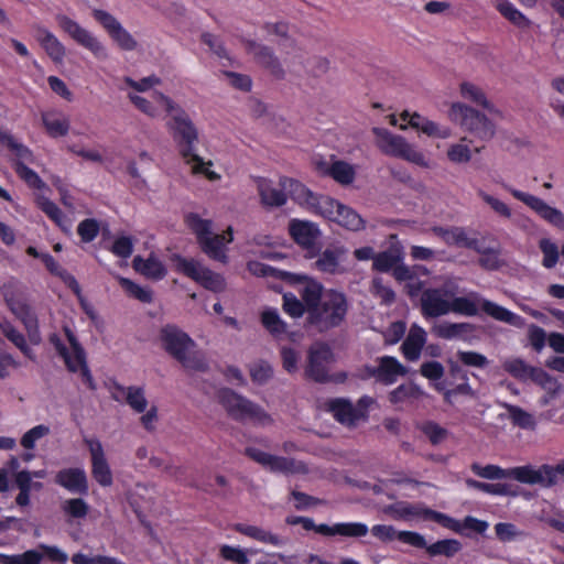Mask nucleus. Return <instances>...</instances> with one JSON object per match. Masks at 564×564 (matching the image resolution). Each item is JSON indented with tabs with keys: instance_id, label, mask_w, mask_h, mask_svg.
<instances>
[{
	"instance_id": "obj_1",
	"label": "nucleus",
	"mask_w": 564,
	"mask_h": 564,
	"mask_svg": "<svg viewBox=\"0 0 564 564\" xmlns=\"http://www.w3.org/2000/svg\"><path fill=\"white\" fill-rule=\"evenodd\" d=\"M158 344L170 357L187 370H203L205 361L196 350L195 340L182 328L173 324L162 326L158 333Z\"/></svg>"
},
{
	"instance_id": "obj_2",
	"label": "nucleus",
	"mask_w": 564,
	"mask_h": 564,
	"mask_svg": "<svg viewBox=\"0 0 564 564\" xmlns=\"http://www.w3.org/2000/svg\"><path fill=\"white\" fill-rule=\"evenodd\" d=\"M154 100L162 106L169 119L166 127L180 148V154L187 149L194 150L198 142L199 132L189 115L171 97L164 94H156Z\"/></svg>"
},
{
	"instance_id": "obj_3",
	"label": "nucleus",
	"mask_w": 564,
	"mask_h": 564,
	"mask_svg": "<svg viewBox=\"0 0 564 564\" xmlns=\"http://www.w3.org/2000/svg\"><path fill=\"white\" fill-rule=\"evenodd\" d=\"M186 225L196 236L202 251L210 259L227 263V245L234 240V229L228 227L223 234L213 232V221L197 214L186 216Z\"/></svg>"
},
{
	"instance_id": "obj_4",
	"label": "nucleus",
	"mask_w": 564,
	"mask_h": 564,
	"mask_svg": "<svg viewBox=\"0 0 564 564\" xmlns=\"http://www.w3.org/2000/svg\"><path fill=\"white\" fill-rule=\"evenodd\" d=\"M371 131L376 138V145L383 154L403 160L421 169L432 167L431 159L416 143L384 128L375 127Z\"/></svg>"
},
{
	"instance_id": "obj_5",
	"label": "nucleus",
	"mask_w": 564,
	"mask_h": 564,
	"mask_svg": "<svg viewBox=\"0 0 564 564\" xmlns=\"http://www.w3.org/2000/svg\"><path fill=\"white\" fill-rule=\"evenodd\" d=\"M482 310L492 318L512 325L514 327H523L524 319L512 313L511 311L481 297L478 293L471 292L466 296L451 299V313L464 316H475Z\"/></svg>"
},
{
	"instance_id": "obj_6",
	"label": "nucleus",
	"mask_w": 564,
	"mask_h": 564,
	"mask_svg": "<svg viewBox=\"0 0 564 564\" xmlns=\"http://www.w3.org/2000/svg\"><path fill=\"white\" fill-rule=\"evenodd\" d=\"M446 116L451 122L478 140H490L496 133L491 119L463 101H452Z\"/></svg>"
},
{
	"instance_id": "obj_7",
	"label": "nucleus",
	"mask_w": 564,
	"mask_h": 564,
	"mask_svg": "<svg viewBox=\"0 0 564 564\" xmlns=\"http://www.w3.org/2000/svg\"><path fill=\"white\" fill-rule=\"evenodd\" d=\"M174 269L194 280L208 291L220 293L227 288L224 275L212 271L202 261L194 258L174 256L172 258Z\"/></svg>"
},
{
	"instance_id": "obj_8",
	"label": "nucleus",
	"mask_w": 564,
	"mask_h": 564,
	"mask_svg": "<svg viewBox=\"0 0 564 564\" xmlns=\"http://www.w3.org/2000/svg\"><path fill=\"white\" fill-rule=\"evenodd\" d=\"M218 401L234 419L250 421L263 426L272 423L271 416L263 409L231 390H220Z\"/></svg>"
},
{
	"instance_id": "obj_9",
	"label": "nucleus",
	"mask_w": 564,
	"mask_h": 564,
	"mask_svg": "<svg viewBox=\"0 0 564 564\" xmlns=\"http://www.w3.org/2000/svg\"><path fill=\"white\" fill-rule=\"evenodd\" d=\"M65 335L67 338L68 347L62 344L57 336H52L51 341L63 357L67 369L74 373H77L85 383L91 387L93 378L86 364V356L83 347L79 345L76 336L72 333L70 329L65 328Z\"/></svg>"
},
{
	"instance_id": "obj_10",
	"label": "nucleus",
	"mask_w": 564,
	"mask_h": 564,
	"mask_svg": "<svg viewBox=\"0 0 564 564\" xmlns=\"http://www.w3.org/2000/svg\"><path fill=\"white\" fill-rule=\"evenodd\" d=\"M318 207L319 216L349 231H360L366 227L365 219L354 208L329 196L322 197Z\"/></svg>"
},
{
	"instance_id": "obj_11",
	"label": "nucleus",
	"mask_w": 564,
	"mask_h": 564,
	"mask_svg": "<svg viewBox=\"0 0 564 564\" xmlns=\"http://www.w3.org/2000/svg\"><path fill=\"white\" fill-rule=\"evenodd\" d=\"M347 304L345 296L336 291H327L323 294L321 304L311 315L313 323L328 328L338 325L345 317Z\"/></svg>"
},
{
	"instance_id": "obj_12",
	"label": "nucleus",
	"mask_w": 564,
	"mask_h": 564,
	"mask_svg": "<svg viewBox=\"0 0 564 564\" xmlns=\"http://www.w3.org/2000/svg\"><path fill=\"white\" fill-rule=\"evenodd\" d=\"M502 367L508 373H510L516 379L521 381L531 380L536 384L541 386L551 395H554L560 389V384L557 383V381L550 377L544 370L531 367L528 364H525L522 359H506L502 364Z\"/></svg>"
},
{
	"instance_id": "obj_13",
	"label": "nucleus",
	"mask_w": 564,
	"mask_h": 564,
	"mask_svg": "<svg viewBox=\"0 0 564 564\" xmlns=\"http://www.w3.org/2000/svg\"><path fill=\"white\" fill-rule=\"evenodd\" d=\"M58 28L74 42L91 52L95 56H105L106 47L89 30L66 14L55 17Z\"/></svg>"
},
{
	"instance_id": "obj_14",
	"label": "nucleus",
	"mask_w": 564,
	"mask_h": 564,
	"mask_svg": "<svg viewBox=\"0 0 564 564\" xmlns=\"http://www.w3.org/2000/svg\"><path fill=\"white\" fill-rule=\"evenodd\" d=\"M91 15L118 47L124 51L137 50L138 41L115 15L101 9H94Z\"/></svg>"
},
{
	"instance_id": "obj_15",
	"label": "nucleus",
	"mask_w": 564,
	"mask_h": 564,
	"mask_svg": "<svg viewBox=\"0 0 564 564\" xmlns=\"http://www.w3.org/2000/svg\"><path fill=\"white\" fill-rule=\"evenodd\" d=\"M400 119L402 120V123L399 124L401 130H406L411 127L429 138L443 140L449 139L453 135L451 127L431 120L419 112L404 110L401 112Z\"/></svg>"
},
{
	"instance_id": "obj_16",
	"label": "nucleus",
	"mask_w": 564,
	"mask_h": 564,
	"mask_svg": "<svg viewBox=\"0 0 564 564\" xmlns=\"http://www.w3.org/2000/svg\"><path fill=\"white\" fill-rule=\"evenodd\" d=\"M84 444L89 452L93 478L102 487L111 486L113 476L101 442L94 437H86Z\"/></svg>"
},
{
	"instance_id": "obj_17",
	"label": "nucleus",
	"mask_w": 564,
	"mask_h": 564,
	"mask_svg": "<svg viewBox=\"0 0 564 564\" xmlns=\"http://www.w3.org/2000/svg\"><path fill=\"white\" fill-rule=\"evenodd\" d=\"M371 403L370 398H361L357 404L345 399H337L330 402L329 409L337 421L350 426L366 419L368 406Z\"/></svg>"
},
{
	"instance_id": "obj_18",
	"label": "nucleus",
	"mask_w": 564,
	"mask_h": 564,
	"mask_svg": "<svg viewBox=\"0 0 564 564\" xmlns=\"http://www.w3.org/2000/svg\"><path fill=\"white\" fill-rule=\"evenodd\" d=\"M314 164L318 174L329 176L343 186L351 185L356 180L357 166L347 161L332 156L329 161L315 160Z\"/></svg>"
},
{
	"instance_id": "obj_19",
	"label": "nucleus",
	"mask_w": 564,
	"mask_h": 564,
	"mask_svg": "<svg viewBox=\"0 0 564 564\" xmlns=\"http://www.w3.org/2000/svg\"><path fill=\"white\" fill-rule=\"evenodd\" d=\"M509 192L514 198L524 203L528 207L534 210L541 218H543L547 223L558 228H564V215L560 209L550 206L543 199L532 194L516 188H509Z\"/></svg>"
},
{
	"instance_id": "obj_20",
	"label": "nucleus",
	"mask_w": 564,
	"mask_h": 564,
	"mask_svg": "<svg viewBox=\"0 0 564 564\" xmlns=\"http://www.w3.org/2000/svg\"><path fill=\"white\" fill-rule=\"evenodd\" d=\"M288 231L293 241L305 250L314 249L322 237L317 224L299 218L290 219Z\"/></svg>"
},
{
	"instance_id": "obj_21",
	"label": "nucleus",
	"mask_w": 564,
	"mask_h": 564,
	"mask_svg": "<svg viewBox=\"0 0 564 564\" xmlns=\"http://www.w3.org/2000/svg\"><path fill=\"white\" fill-rule=\"evenodd\" d=\"M451 294L441 289H426L421 295V313L425 318L451 313Z\"/></svg>"
},
{
	"instance_id": "obj_22",
	"label": "nucleus",
	"mask_w": 564,
	"mask_h": 564,
	"mask_svg": "<svg viewBox=\"0 0 564 564\" xmlns=\"http://www.w3.org/2000/svg\"><path fill=\"white\" fill-rule=\"evenodd\" d=\"M281 186L286 191V198L290 196L311 213L319 214L318 205L323 196H315L305 185L285 176L281 177Z\"/></svg>"
},
{
	"instance_id": "obj_23",
	"label": "nucleus",
	"mask_w": 564,
	"mask_h": 564,
	"mask_svg": "<svg viewBox=\"0 0 564 564\" xmlns=\"http://www.w3.org/2000/svg\"><path fill=\"white\" fill-rule=\"evenodd\" d=\"M334 361V355L328 346L315 344L312 346L308 355V365L306 373L316 381L326 379L329 366Z\"/></svg>"
},
{
	"instance_id": "obj_24",
	"label": "nucleus",
	"mask_w": 564,
	"mask_h": 564,
	"mask_svg": "<svg viewBox=\"0 0 564 564\" xmlns=\"http://www.w3.org/2000/svg\"><path fill=\"white\" fill-rule=\"evenodd\" d=\"M33 29L36 42L50 59L55 64H63L66 57V47L62 41L52 31L41 24H35Z\"/></svg>"
},
{
	"instance_id": "obj_25",
	"label": "nucleus",
	"mask_w": 564,
	"mask_h": 564,
	"mask_svg": "<svg viewBox=\"0 0 564 564\" xmlns=\"http://www.w3.org/2000/svg\"><path fill=\"white\" fill-rule=\"evenodd\" d=\"M246 453L251 459L273 473L289 474L301 469L294 460L271 455L256 447H248Z\"/></svg>"
},
{
	"instance_id": "obj_26",
	"label": "nucleus",
	"mask_w": 564,
	"mask_h": 564,
	"mask_svg": "<svg viewBox=\"0 0 564 564\" xmlns=\"http://www.w3.org/2000/svg\"><path fill=\"white\" fill-rule=\"evenodd\" d=\"M254 182L262 205L280 207L286 203V191L281 186V177L278 183L265 177H257Z\"/></svg>"
},
{
	"instance_id": "obj_27",
	"label": "nucleus",
	"mask_w": 564,
	"mask_h": 564,
	"mask_svg": "<svg viewBox=\"0 0 564 564\" xmlns=\"http://www.w3.org/2000/svg\"><path fill=\"white\" fill-rule=\"evenodd\" d=\"M182 159L191 173L196 176H203L212 183L220 182L223 176L214 169L212 160H205L194 150L187 149L182 151Z\"/></svg>"
},
{
	"instance_id": "obj_28",
	"label": "nucleus",
	"mask_w": 564,
	"mask_h": 564,
	"mask_svg": "<svg viewBox=\"0 0 564 564\" xmlns=\"http://www.w3.org/2000/svg\"><path fill=\"white\" fill-rule=\"evenodd\" d=\"M55 481L73 494H87L88 479L80 467L64 468L56 474Z\"/></svg>"
},
{
	"instance_id": "obj_29",
	"label": "nucleus",
	"mask_w": 564,
	"mask_h": 564,
	"mask_svg": "<svg viewBox=\"0 0 564 564\" xmlns=\"http://www.w3.org/2000/svg\"><path fill=\"white\" fill-rule=\"evenodd\" d=\"M42 126L50 138H64L69 133V118L59 110H47L41 113Z\"/></svg>"
},
{
	"instance_id": "obj_30",
	"label": "nucleus",
	"mask_w": 564,
	"mask_h": 564,
	"mask_svg": "<svg viewBox=\"0 0 564 564\" xmlns=\"http://www.w3.org/2000/svg\"><path fill=\"white\" fill-rule=\"evenodd\" d=\"M346 253L347 250L344 247L327 248L318 256L315 268L325 273H343L345 271L343 261Z\"/></svg>"
},
{
	"instance_id": "obj_31",
	"label": "nucleus",
	"mask_w": 564,
	"mask_h": 564,
	"mask_svg": "<svg viewBox=\"0 0 564 564\" xmlns=\"http://www.w3.org/2000/svg\"><path fill=\"white\" fill-rule=\"evenodd\" d=\"M473 141L467 137H462L459 140L447 144L445 150L446 160L454 165L468 164L474 153H478L479 149H473Z\"/></svg>"
},
{
	"instance_id": "obj_32",
	"label": "nucleus",
	"mask_w": 564,
	"mask_h": 564,
	"mask_svg": "<svg viewBox=\"0 0 564 564\" xmlns=\"http://www.w3.org/2000/svg\"><path fill=\"white\" fill-rule=\"evenodd\" d=\"M427 333L417 324H413L408 333L405 340L402 344V352L408 360H417L421 351L426 344Z\"/></svg>"
},
{
	"instance_id": "obj_33",
	"label": "nucleus",
	"mask_w": 564,
	"mask_h": 564,
	"mask_svg": "<svg viewBox=\"0 0 564 564\" xmlns=\"http://www.w3.org/2000/svg\"><path fill=\"white\" fill-rule=\"evenodd\" d=\"M427 508L421 503H410L399 501L384 508V512L390 514L395 520H425Z\"/></svg>"
},
{
	"instance_id": "obj_34",
	"label": "nucleus",
	"mask_w": 564,
	"mask_h": 564,
	"mask_svg": "<svg viewBox=\"0 0 564 564\" xmlns=\"http://www.w3.org/2000/svg\"><path fill=\"white\" fill-rule=\"evenodd\" d=\"M458 90L462 98L485 108L492 116H501V112L487 98L485 91L478 85L468 80H464L459 84Z\"/></svg>"
},
{
	"instance_id": "obj_35",
	"label": "nucleus",
	"mask_w": 564,
	"mask_h": 564,
	"mask_svg": "<svg viewBox=\"0 0 564 564\" xmlns=\"http://www.w3.org/2000/svg\"><path fill=\"white\" fill-rule=\"evenodd\" d=\"M296 281L299 283V293L301 294L306 310L310 312V315L313 314L315 308L318 306L319 301H322L323 292L322 285L307 276H297Z\"/></svg>"
},
{
	"instance_id": "obj_36",
	"label": "nucleus",
	"mask_w": 564,
	"mask_h": 564,
	"mask_svg": "<svg viewBox=\"0 0 564 564\" xmlns=\"http://www.w3.org/2000/svg\"><path fill=\"white\" fill-rule=\"evenodd\" d=\"M133 269L140 274L151 280H162L166 273V267L155 254H150L147 259L135 257L132 261Z\"/></svg>"
},
{
	"instance_id": "obj_37",
	"label": "nucleus",
	"mask_w": 564,
	"mask_h": 564,
	"mask_svg": "<svg viewBox=\"0 0 564 564\" xmlns=\"http://www.w3.org/2000/svg\"><path fill=\"white\" fill-rule=\"evenodd\" d=\"M406 372V368L400 364L398 359L387 356L379 360V365L373 375L379 381L391 384L395 382L399 377L405 376Z\"/></svg>"
},
{
	"instance_id": "obj_38",
	"label": "nucleus",
	"mask_w": 564,
	"mask_h": 564,
	"mask_svg": "<svg viewBox=\"0 0 564 564\" xmlns=\"http://www.w3.org/2000/svg\"><path fill=\"white\" fill-rule=\"evenodd\" d=\"M234 530L245 536L264 544H270L273 546H281L283 544V540L279 535L258 525L236 523L234 525Z\"/></svg>"
},
{
	"instance_id": "obj_39",
	"label": "nucleus",
	"mask_w": 564,
	"mask_h": 564,
	"mask_svg": "<svg viewBox=\"0 0 564 564\" xmlns=\"http://www.w3.org/2000/svg\"><path fill=\"white\" fill-rule=\"evenodd\" d=\"M112 394L117 400H124L138 413L144 412L148 408L144 390L140 387H118Z\"/></svg>"
},
{
	"instance_id": "obj_40",
	"label": "nucleus",
	"mask_w": 564,
	"mask_h": 564,
	"mask_svg": "<svg viewBox=\"0 0 564 564\" xmlns=\"http://www.w3.org/2000/svg\"><path fill=\"white\" fill-rule=\"evenodd\" d=\"M474 330L468 323L440 322L432 326V333L443 339H462Z\"/></svg>"
},
{
	"instance_id": "obj_41",
	"label": "nucleus",
	"mask_w": 564,
	"mask_h": 564,
	"mask_svg": "<svg viewBox=\"0 0 564 564\" xmlns=\"http://www.w3.org/2000/svg\"><path fill=\"white\" fill-rule=\"evenodd\" d=\"M39 208L58 226L64 232L69 234L73 227L70 218L64 215L59 207L46 197L37 198Z\"/></svg>"
},
{
	"instance_id": "obj_42",
	"label": "nucleus",
	"mask_w": 564,
	"mask_h": 564,
	"mask_svg": "<svg viewBox=\"0 0 564 564\" xmlns=\"http://www.w3.org/2000/svg\"><path fill=\"white\" fill-rule=\"evenodd\" d=\"M424 397H426L425 391L413 382L403 383L389 394L390 401L394 404L414 403Z\"/></svg>"
},
{
	"instance_id": "obj_43",
	"label": "nucleus",
	"mask_w": 564,
	"mask_h": 564,
	"mask_svg": "<svg viewBox=\"0 0 564 564\" xmlns=\"http://www.w3.org/2000/svg\"><path fill=\"white\" fill-rule=\"evenodd\" d=\"M431 230L435 236L440 237L449 246L470 247L474 245V240L467 237L466 231L463 228L433 227Z\"/></svg>"
},
{
	"instance_id": "obj_44",
	"label": "nucleus",
	"mask_w": 564,
	"mask_h": 564,
	"mask_svg": "<svg viewBox=\"0 0 564 564\" xmlns=\"http://www.w3.org/2000/svg\"><path fill=\"white\" fill-rule=\"evenodd\" d=\"M508 478L516 479L527 485L542 486L543 481L541 478V467H534L532 465L508 468Z\"/></svg>"
},
{
	"instance_id": "obj_45",
	"label": "nucleus",
	"mask_w": 564,
	"mask_h": 564,
	"mask_svg": "<svg viewBox=\"0 0 564 564\" xmlns=\"http://www.w3.org/2000/svg\"><path fill=\"white\" fill-rule=\"evenodd\" d=\"M13 314L23 323L28 332V337L32 344L40 343V335L37 332V321L35 315L25 305H18L11 307Z\"/></svg>"
},
{
	"instance_id": "obj_46",
	"label": "nucleus",
	"mask_w": 564,
	"mask_h": 564,
	"mask_svg": "<svg viewBox=\"0 0 564 564\" xmlns=\"http://www.w3.org/2000/svg\"><path fill=\"white\" fill-rule=\"evenodd\" d=\"M261 323L263 327L275 338L286 334V324L274 308H265L261 313Z\"/></svg>"
},
{
	"instance_id": "obj_47",
	"label": "nucleus",
	"mask_w": 564,
	"mask_h": 564,
	"mask_svg": "<svg viewBox=\"0 0 564 564\" xmlns=\"http://www.w3.org/2000/svg\"><path fill=\"white\" fill-rule=\"evenodd\" d=\"M282 368L290 375L299 372L302 362V351L290 345L280 348Z\"/></svg>"
},
{
	"instance_id": "obj_48",
	"label": "nucleus",
	"mask_w": 564,
	"mask_h": 564,
	"mask_svg": "<svg viewBox=\"0 0 564 564\" xmlns=\"http://www.w3.org/2000/svg\"><path fill=\"white\" fill-rule=\"evenodd\" d=\"M496 9L511 23L519 28H527L529 20L522 14L510 1L508 0H496Z\"/></svg>"
},
{
	"instance_id": "obj_49",
	"label": "nucleus",
	"mask_w": 564,
	"mask_h": 564,
	"mask_svg": "<svg viewBox=\"0 0 564 564\" xmlns=\"http://www.w3.org/2000/svg\"><path fill=\"white\" fill-rule=\"evenodd\" d=\"M117 280L128 296L143 303H150L152 301V292L150 289L143 288L127 278L118 276Z\"/></svg>"
},
{
	"instance_id": "obj_50",
	"label": "nucleus",
	"mask_w": 564,
	"mask_h": 564,
	"mask_svg": "<svg viewBox=\"0 0 564 564\" xmlns=\"http://www.w3.org/2000/svg\"><path fill=\"white\" fill-rule=\"evenodd\" d=\"M156 94L158 93H154L152 95L151 100L140 96L137 93H129L128 97H129L130 101L135 106V108H138L140 111H142L143 113H145L147 116H149L151 118H156L160 116L161 110L164 111L162 106L158 105L154 100V96Z\"/></svg>"
},
{
	"instance_id": "obj_51",
	"label": "nucleus",
	"mask_w": 564,
	"mask_h": 564,
	"mask_svg": "<svg viewBox=\"0 0 564 564\" xmlns=\"http://www.w3.org/2000/svg\"><path fill=\"white\" fill-rule=\"evenodd\" d=\"M401 259V248H395L393 251H384L376 254L372 265L373 269L386 272L393 269Z\"/></svg>"
},
{
	"instance_id": "obj_52",
	"label": "nucleus",
	"mask_w": 564,
	"mask_h": 564,
	"mask_svg": "<svg viewBox=\"0 0 564 564\" xmlns=\"http://www.w3.org/2000/svg\"><path fill=\"white\" fill-rule=\"evenodd\" d=\"M0 144L8 147L18 158V162L23 164L33 162L32 152L4 131H2V137H0Z\"/></svg>"
},
{
	"instance_id": "obj_53",
	"label": "nucleus",
	"mask_w": 564,
	"mask_h": 564,
	"mask_svg": "<svg viewBox=\"0 0 564 564\" xmlns=\"http://www.w3.org/2000/svg\"><path fill=\"white\" fill-rule=\"evenodd\" d=\"M541 478L543 479L542 486L550 487L564 480V460L556 465H542Z\"/></svg>"
},
{
	"instance_id": "obj_54",
	"label": "nucleus",
	"mask_w": 564,
	"mask_h": 564,
	"mask_svg": "<svg viewBox=\"0 0 564 564\" xmlns=\"http://www.w3.org/2000/svg\"><path fill=\"white\" fill-rule=\"evenodd\" d=\"M246 48L248 53H250L254 58H257L258 62L262 65L272 68L275 67V59L268 47L259 43H256L254 41H247Z\"/></svg>"
},
{
	"instance_id": "obj_55",
	"label": "nucleus",
	"mask_w": 564,
	"mask_h": 564,
	"mask_svg": "<svg viewBox=\"0 0 564 564\" xmlns=\"http://www.w3.org/2000/svg\"><path fill=\"white\" fill-rule=\"evenodd\" d=\"M462 545L457 540H441L431 545L426 546V551L430 555H445L453 556L460 550Z\"/></svg>"
},
{
	"instance_id": "obj_56",
	"label": "nucleus",
	"mask_w": 564,
	"mask_h": 564,
	"mask_svg": "<svg viewBox=\"0 0 564 564\" xmlns=\"http://www.w3.org/2000/svg\"><path fill=\"white\" fill-rule=\"evenodd\" d=\"M470 468L475 475L485 479L496 480L508 478V469H503L497 465H480L475 463Z\"/></svg>"
},
{
	"instance_id": "obj_57",
	"label": "nucleus",
	"mask_w": 564,
	"mask_h": 564,
	"mask_svg": "<svg viewBox=\"0 0 564 564\" xmlns=\"http://www.w3.org/2000/svg\"><path fill=\"white\" fill-rule=\"evenodd\" d=\"M0 328L3 335L15 346L18 347L25 356L32 357L31 349L28 346L24 336L17 330L11 324L0 323Z\"/></svg>"
},
{
	"instance_id": "obj_58",
	"label": "nucleus",
	"mask_w": 564,
	"mask_h": 564,
	"mask_svg": "<svg viewBox=\"0 0 564 564\" xmlns=\"http://www.w3.org/2000/svg\"><path fill=\"white\" fill-rule=\"evenodd\" d=\"M51 430L45 424L36 425L26 431L21 437V445L25 449H33L36 443L47 436Z\"/></svg>"
},
{
	"instance_id": "obj_59",
	"label": "nucleus",
	"mask_w": 564,
	"mask_h": 564,
	"mask_svg": "<svg viewBox=\"0 0 564 564\" xmlns=\"http://www.w3.org/2000/svg\"><path fill=\"white\" fill-rule=\"evenodd\" d=\"M477 195L496 214H498L499 216H501L503 218H508V219L511 218L512 212H511L510 207L506 203H503L499 198L488 194L487 192H485L482 189H478L477 191Z\"/></svg>"
},
{
	"instance_id": "obj_60",
	"label": "nucleus",
	"mask_w": 564,
	"mask_h": 564,
	"mask_svg": "<svg viewBox=\"0 0 564 564\" xmlns=\"http://www.w3.org/2000/svg\"><path fill=\"white\" fill-rule=\"evenodd\" d=\"M368 531V527L361 522L336 523V535L344 538H361L365 536Z\"/></svg>"
},
{
	"instance_id": "obj_61",
	"label": "nucleus",
	"mask_w": 564,
	"mask_h": 564,
	"mask_svg": "<svg viewBox=\"0 0 564 564\" xmlns=\"http://www.w3.org/2000/svg\"><path fill=\"white\" fill-rule=\"evenodd\" d=\"M539 246L543 253V260H542L543 267L546 269H551V268L555 267V264L557 263V260H558V248H557L556 243H554L553 241H551L547 238H543L540 240Z\"/></svg>"
},
{
	"instance_id": "obj_62",
	"label": "nucleus",
	"mask_w": 564,
	"mask_h": 564,
	"mask_svg": "<svg viewBox=\"0 0 564 564\" xmlns=\"http://www.w3.org/2000/svg\"><path fill=\"white\" fill-rule=\"evenodd\" d=\"M466 485L469 488L477 489L494 496H507L511 494L510 487L505 484L480 482L474 479H467Z\"/></svg>"
},
{
	"instance_id": "obj_63",
	"label": "nucleus",
	"mask_w": 564,
	"mask_h": 564,
	"mask_svg": "<svg viewBox=\"0 0 564 564\" xmlns=\"http://www.w3.org/2000/svg\"><path fill=\"white\" fill-rule=\"evenodd\" d=\"M220 556L236 564H248L249 557L247 552L239 546L224 544L219 547Z\"/></svg>"
},
{
	"instance_id": "obj_64",
	"label": "nucleus",
	"mask_w": 564,
	"mask_h": 564,
	"mask_svg": "<svg viewBox=\"0 0 564 564\" xmlns=\"http://www.w3.org/2000/svg\"><path fill=\"white\" fill-rule=\"evenodd\" d=\"M63 511L73 518H84L88 513L89 507L80 498L67 499L62 503Z\"/></svg>"
}]
</instances>
